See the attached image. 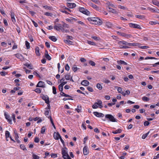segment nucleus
Masks as SVG:
<instances>
[{"instance_id": "e433bc0d", "label": "nucleus", "mask_w": 159, "mask_h": 159, "mask_svg": "<svg viewBox=\"0 0 159 159\" xmlns=\"http://www.w3.org/2000/svg\"><path fill=\"white\" fill-rule=\"evenodd\" d=\"M20 148L23 150H27L24 144H21L20 145Z\"/></svg>"}, {"instance_id": "0e129e2a", "label": "nucleus", "mask_w": 159, "mask_h": 159, "mask_svg": "<svg viewBox=\"0 0 159 159\" xmlns=\"http://www.w3.org/2000/svg\"><path fill=\"white\" fill-rule=\"evenodd\" d=\"M48 118L50 119V120L51 121V122L52 124V125H54V123L53 122V120H52V118L51 116H49L48 117Z\"/></svg>"}, {"instance_id": "412c9836", "label": "nucleus", "mask_w": 159, "mask_h": 159, "mask_svg": "<svg viewBox=\"0 0 159 159\" xmlns=\"http://www.w3.org/2000/svg\"><path fill=\"white\" fill-rule=\"evenodd\" d=\"M135 17L141 19H145V16L144 15H136Z\"/></svg>"}, {"instance_id": "e2e57ef3", "label": "nucleus", "mask_w": 159, "mask_h": 159, "mask_svg": "<svg viewBox=\"0 0 159 159\" xmlns=\"http://www.w3.org/2000/svg\"><path fill=\"white\" fill-rule=\"evenodd\" d=\"M118 7H119V8L120 9H126V7H125L124 6H121V5H119V6H118Z\"/></svg>"}, {"instance_id": "680f3d73", "label": "nucleus", "mask_w": 159, "mask_h": 159, "mask_svg": "<svg viewBox=\"0 0 159 159\" xmlns=\"http://www.w3.org/2000/svg\"><path fill=\"white\" fill-rule=\"evenodd\" d=\"M149 124H150V123L148 121H145L144 123V125L145 126H148L149 125Z\"/></svg>"}, {"instance_id": "7ed1b4c3", "label": "nucleus", "mask_w": 159, "mask_h": 159, "mask_svg": "<svg viewBox=\"0 0 159 159\" xmlns=\"http://www.w3.org/2000/svg\"><path fill=\"white\" fill-rule=\"evenodd\" d=\"M105 118L108 119L110 121L113 122H117L113 116L111 114H107L105 115Z\"/></svg>"}, {"instance_id": "a878e982", "label": "nucleus", "mask_w": 159, "mask_h": 159, "mask_svg": "<svg viewBox=\"0 0 159 159\" xmlns=\"http://www.w3.org/2000/svg\"><path fill=\"white\" fill-rule=\"evenodd\" d=\"M152 3L153 4L159 7V2L157 0H153L152 1Z\"/></svg>"}, {"instance_id": "ddd939ff", "label": "nucleus", "mask_w": 159, "mask_h": 159, "mask_svg": "<svg viewBox=\"0 0 159 159\" xmlns=\"http://www.w3.org/2000/svg\"><path fill=\"white\" fill-rule=\"evenodd\" d=\"M61 153L63 156H66H66H68V157H69V155L67 152L66 150H65L64 149L62 148L61 149Z\"/></svg>"}, {"instance_id": "09e8293b", "label": "nucleus", "mask_w": 159, "mask_h": 159, "mask_svg": "<svg viewBox=\"0 0 159 159\" xmlns=\"http://www.w3.org/2000/svg\"><path fill=\"white\" fill-rule=\"evenodd\" d=\"M59 89L61 92L62 91L63 89V86L61 84H60L58 86Z\"/></svg>"}, {"instance_id": "393cba45", "label": "nucleus", "mask_w": 159, "mask_h": 159, "mask_svg": "<svg viewBox=\"0 0 159 159\" xmlns=\"http://www.w3.org/2000/svg\"><path fill=\"white\" fill-rule=\"evenodd\" d=\"M5 135H6V140L7 141H8V140L7 139V138L10 137V133L8 131H6Z\"/></svg>"}, {"instance_id": "2f4dec72", "label": "nucleus", "mask_w": 159, "mask_h": 159, "mask_svg": "<svg viewBox=\"0 0 159 159\" xmlns=\"http://www.w3.org/2000/svg\"><path fill=\"white\" fill-rule=\"evenodd\" d=\"M78 69V68L75 65H74L72 68V70L74 72H76Z\"/></svg>"}, {"instance_id": "cd10ccee", "label": "nucleus", "mask_w": 159, "mask_h": 159, "mask_svg": "<svg viewBox=\"0 0 159 159\" xmlns=\"http://www.w3.org/2000/svg\"><path fill=\"white\" fill-rule=\"evenodd\" d=\"M32 154H33L32 157L34 159H39L40 158V157L38 156L37 155H36V154L33 153V152H32Z\"/></svg>"}, {"instance_id": "338daca9", "label": "nucleus", "mask_w": 159, "mask_h": 159, "mask_svg": "<svg viewBox=\"0 0 159 159\" xmlns=\"http://www.w3.org/2000/svg\"><path fill=\"white\" fill-rule=\"evenodd\" d=\"M32 20V21L33 22V24L34 25V26L35 27H38V24L33 20Z\"/></svg>"}, {"instance_id": "423d86ee", "label": "nucleus", "mask_w": 159, "mask_h": 159, "mask_svg": "<svg viewBox=\"0 0 159 159\" xmlns=\"http://www.w3.org/2000/svg\"><path fill=\"white\" fill-rule=\"evenodd\" d=\"M36 87L44 88L45 87L44 83L41 81H39L36 85Z\"/></svg>"}, {"instance_id": "c9c22d12", "label": "nucleus", "mask_w": 159, "mask_h": 159, "mask_svg": "<svg viewBox=\"0 0 159 159\" xmlns=\"http://www.w3.org/2000/svg\"><path fill=\"white\" fill-rule=\"evenodd\" d=\"M115 88L117 89V91L118 93H120L122 92V89L120 87L115 86Z\"/></svg>"}, {"instance_id": "58836bf2", "label": "nucleus", "mask_w": 159, "mask_h": 159, "mask_svg": "<svg viewBox=\"0 0 159 159\" xmlns=\"http://www.w3.org/2000/svg\"><path fill=\"white\" fill-rule=\"evenodd\" d=\"M45 57L46 58L48 59V60H50L51 59V57L49 55L48 53H45Z\"/></svg>"}, {"instance_id": "a211bd4d", "label": "nucleus", "mask_w": 159, "mask_h": 159, "mask_svg": "<svg viewBox=\"0 0 159 159\" xmlns=\"http://www.w3.org/2000/svg\"><path fill=\"white\" fill-rule=\"evenodd\" d=\"M35 53L37 56H40L39 48L38 47H36L35 48Z\"/></svg>"}, {"instance_id": "864d4df0", "label": "nucleus", "mask_w": 159, "mask_h": 159, "mask_svg": "<svg viewBox=\"0 0 159 159\" xmlns=\"http://www.w3.org/2000/svg\"><path fill=\"white\" fill-rule=\"evenodd\" d=\"M140 45H141L140 44L138 43H133L132 44L133 46H139Z\"/></svg>"}, {"instance_id": "0eeeda50", "label": "nucleus", "mask_w": 159, "mask_h": 159, "mask_svg": "<svg viewBox=\"0 0 159 159\" xmlns=\"http://www.w3.org/2000/svg\"><path fill=\"white\" fill-rule=\"evenodd\" d=\"M93 114L97 117H103L104 115L103 114L101 113H99L98 112H94L93 113Z\"/></svg>"}, {"instance_id": "c03bdc74", "label": "nucleus", "mask_w": 159, "mask_h": 159, "mask_svg": "<svg viewBox=\"0 0 159 159\" xmlns=\"http://www.w3.org/2000/svg\"><path fill=\"white\" fill-rule=\"evenodd\" d=\"M63 23V24L62 25V27L64 28V27L65 28H69V26L68 25L66 24L65 23H64L63 22H62Z\"/></svg>"}, {"instance_id": "f257e3e1", "label": "nucleus", "mask_w": 159, "mask_h": 159, "mask_svg": "<svg viewBox=\"0 0 159 159\" xmlns=\"http://www.w3.org/2000/svg\"><path fill=\"white\" fill-rule=\"evenodd\" d=\"M87 19L89 21H91L92 24L97 25H101L102 23V20L98 17H89Z\"/></svg>"}, {"instance_id": "3c124183", "label": "nucleus", "mask_w": 159, "mask_h": 159, "mask_svg": "<svg viewBox=\"0 0 159 159\" xmlns=\"http://www.w3.org/2000/svg\"><path fill=\"white\" fill-rule=\"evenodd\" d=\"M24 65L26 66L29 69H32V66L30 65V64H24Z\"/></svg>"}, {"instance_id": "69168bd1", "label": "nucleus", "mask_w": 159, "mask_h": 159, "mask_svg": "<svg viewBox=\"0 0 159 159\" xmlns=\"http://www.w3.org/2000/svg\"><path fill=\"white\" fill-rule=\"evenodd\" d=\"M78 112H80L81 110V107H79L78 106H77V108L75 109Z\"/></svg>"}, {"instance_id": "6e6552de", "label": "nucleus", "mask_w": 159, "mask_h": 159, "mask_svg": "<svg viewBox=\"0 0 159 159\" xmlns=\"http://www.w3.org/2000/svg\"><path fill=\"white\" fill-rule=\"evenodd\" d=\"M62 26L60 24H58L57 25H55L54 29L60 31L61 30Z\"/></svg>"}, {"instance_id": "4d7b16f0", "label": "nucleus", "mask_w": 159, "mask_h": 159, "mask_svg": "<svg viewBox=\"0 0 159 159\" xmlns=\"http://www.w3.org/2000/svg\"><path fill=\"white\" fill-rule=\"evenodd\" d=\"M45 15L47 16H52L53 15V14L52 13L48 12L45 13Z\"/></svg>"}, {"instance_id": "13d9d810", "label": "nucleus", "mask_w": 159, "mask_h": 159, "mask_svg": "<svg viewBox=\"0 0 159 159\" xmlns=\"http://www.w3.org/2000/svg\"><path fill=\"white\" fill-rule=\"evenodd\" d=\"M87 89L90 92H92L93 91V90L91 87L89 86L88 87Z\"/></svg>"}, {"instance_id": "c756f323", "label": "nucleus", "mask_w": 159, "mask_h": 159, "mask_svg": "<svg viewBox=\"0 0 159 159\" xmlns=\"http://www.w3.org/2000/svg\"><path fill=\"white\" fill-rule=\"evenodd\" d=\"M119 47L120 48H121L123 49H126L129 48V47L128 46H125L124 45H122L120 44H119Z\"/></svg>"}, {"instance_id": "49530a36", "label": "nucleus", "mask_w": 159, "mask_h": 159, "mask_svg": "<svg viewBox=\"0 0 159 159\" xmlns=\"http://www.w3.org/2000/svg\"><path fill=\"white\" fill-rule=\"evenodd\" d=\"M87 43L90 45H95V44L94 42H93L90 41H87Z\"/></svg>"}, {"instance_id": "6e6d98bb", "label": "nucleus", "mask_w": 159, "mask_h": 159, "mask_svg": "<svg viewBox=\"0 0 159 159\" xmlns=\"http://www.w3.org/2000/svg\"><path fill=\"white\" fill-rule=\"evenodd\" d=\"M65 69L66 70L68 71L70 70V67L68 64H66L65 67Z\"/></svg>"}, {"instance_id": "603ef678", "label": "nucleus", "mask_w": 159, "mask_h": 159, "mask_svg": "<svg viewBox=\"0 0 159 159\" xmlns=\"http://www.w3.org/2000/svg\"><path fill=\"white\" fill-rule=\"evenodd\" d=\"M14 133L15 135V139L16 140V139H17L19 138V136L18 134L16 133V130L14 131Z\"/></svg>"}, {"instance_id": "2eb2a0df", "label": "nucleus", "mask_w": 159, "mask_h": 159, "mask_svg": "<svg viewBox=\"0 0 159 159\" xmlns=\"http://www.w3.org/2000/svg\"><path fill=\"white\" fill-rule=\"evenodd\" d=\"M11 16L12 20V21L13 22H15L16 21L15 18V14L13 12H11L10 14Z\"/></svg>"}, {"instance_id": "1a4fd4ad", "label": "nucleus", "mask_w": 159, "mask_h": 159, "mask_svg": "<svg viewBox=\"0 0 159 159\" xmlns=\"http://www.w3.org/2000/svg\"><path fill=\"white\" fill-rule=\"evenodd\" d=\"M83 154L84 155H86L88 154L89 152V150L88 149V148L86 146H85L83 149Z\"/></svg>"}, {"instance_id": "9b49d317", "label": "nucleus", "mask_w": 159, "mask_h": 159, "mask_svg": "<svg viewBox=\"0 0 159 159\" xmlns=\"http://www.w3.org/2000/svg\"><path fill=\"white\" fill-rule=\"evenodd\" d=\"M4 116L5 118L11 124H12V120L10 118L9 115H7L6 113H4Z\"/></svg>"}, {"instance_id": "774afa93", "label": "nucleus", "mask_w": 159, "mask_h": 159, "mask_svg": "<svg viewBox=\"0 0 159 159\" xmlns=\"http://www.w3.org/2000/svg\"><path fill=\"white\" fill-rule=\"evenodd\" d=\"M3 23L5 25L7 26L8 25L6 19H4L3 20Z\"/></svg>"}, {"instance_id": "f8f14e48", "label": "nucleus", "mask_w": 159, "mask_h": 159, "mask_svg": "<svg viewBox=\"0 0 159 159\" xmlns=\"http://www.w3.org/2000/svg\"><path fill=\"white\" fill-rule=\"evenodd\" d=\"M60 136H61L59 133H57L55 132L54 133L53 137L54 139L56 140H58L60 138Z\"/></svg>"}, {"instance_id": "37998d69", "label": "nucleus", "mask_w": 159, "mask_h": 159, "mask_svg": "<svg viewBox=\"0 0 159 159\" xmlns=\"http://www.w3.org/2000/svg\"><path fill=\"white\" fill-rule=\"evenodd\" d=\"M52 93L54 94L57 93L56 89L54 86L52 87Z\"/></svg>"}, {"instance_id": "f03ea898", "label": "nucleus", "mask_w": 159, "mask_h": 159, "mask_svg": "<svg viewBox=\"0 0 159 159\" xmlns=\"http://www.w3.org/2000/svg\"><path fill=\"white\" fill-rule=\"evenodd\" d=\"M97 102L94 103V104L93 105L92 107L93 109H96L98 107H98L100 108L102 107V101L99 100L98 99L97 100Z\"/></svg>"}, {"instance_id": "5fc2aeb1", "label": "nucleus", "mask_w": 159, "mask_h": 159, "mask_svg": "<svg viewBox=\"0 0 159 159\" xmlns=\"http://www.w3.org/2000/svg\"><path fill=\"white\" fill-rule=\"evenodd\" d=\"M139 48L142 49H147L149 48L148 46H139Z\"/></svg>"}, {"instance_id": "b1692460", "label": "nucleus", "mask_w": 159, "mask_h": 159, "mask_svg": "<svg viewBox=\"0 0 159 159\" xmlns=\"http://www.w3.org/2000/svg\"><path fill=\"white\" fill-rule=\"evenodd\" d=\"M106 25L108 28H111L112 26V24L109 22H107L106 23Z\"/></svg>"}, {"instance_id": "4be33fe9", "label": "nucleus", "mask_w": 159, "mask_h": 159, "mask_svg": "<svg viewBox=\"0 0 159 159\" xmlns=\"http://www.w3.org/2000/svg\"><path fill=\"white\" fill-rule=\"evenodd\" d=\"M117 62L120 64H123L124 65H127V64L126 62L122 60L118 61H117Z\"/></svg>"}, {"instance_id": "20e7f679", "label": "nucleus", "mask_w": 159, "mask_h": 159, "mask_svg": "<svg viewBox=\"0 0 159 159\" xmlns=\"http://www.w3.org/2000/svg\"><path fill=\"white\" fill-rule=\"evenodd\" d=\"M41 98L45 101V102L47 104L50 103L49 97L47 95H44L42 94L40 96Z\"/></svg>"}, {"instance_id": "c85d7f7f", "label": "nucleus", "mask_w": 159, "mask_h": 159, "mask_svg": "<svg viewBox=\"0 0 159 159\" xmlns=\"http://www.w3.org/2000/svg\"><path fill=\"white\" fill-rule=\"evenodd\" d=\"M150 131H149L147 133L143 134L142 137V139H145L146 137L148 136V134H149Z\"/></svg>"}, {"instance_id": "8fccbe9b", "label": "nucleus", "mask_w": 159, "mask_h": 159, "mask_svg": "<svg viewBox=\"0 0 159 159\" xmlns=\"http://www.w3.org/2000/svg\"><path fill=\"white\" fill-rule=\"evenodd\" d=\"M15 56L17 58L19 59H21V57H22V55L20 54H15Z\"/></svg>"}, {"instance_id": "79ce46f5", "label": "nucleus", "mask_w": 159, "mask_h": 159, "mask_svg": "<svg viewBox=\"0 0 159 159\" xmlns=\"http://www.w3.org/2000/svg\"><path fill=\"white\" fill-rule=\"evenodd\" d=\"M25 43L27 48L29 49L30 48V43L27 41H25Z\"/></svg>"}, {"instance_id": "4468645a", "label": "nucleus", "mask_w": 159, "mask_h": 159, "mask_svg": "<svg viewBox=\"0 0 159 159\" xmlns=\"http://www.w3.org/2000/svg\"><path fill=\"white\" fill-rule=\"evenodd\" d=\"M89 82L87 80H84L82 81L81 84L82 85L86 86L89 85Z\"/></svg>"}, {"instance_id": "bb28decb", "label": "nucleus", "mask_w": 159, "mask_h": 159, "mask_svg": "<svg viewBox=\"0 0 159 159\" xmlns=\"http://www.w3.org/2000/svg\"><path fill=\"white\" fill-rule=\"evenodd\" d=\"M46 128L45 126H43L41 129V133L44 134L45 132Z\"/></svg>"}, {"instance_id": "052dcab7", "label": "nucleus", "mask_w": 159, "mask_h": 159, "mask_svg": "<svg viewBox=\"0 0 159 159\" xmlns=\"http://www.w3.org/2000/svg\"><path fill=\"white\" fill-rule=\"evenodd\" d=\"M39 141V138L38 137H35L34 139V141L35 143H38Z\"/></svg>"}, {"instance_id": "a19ab883", "label": "nucleus", "mask_w": 159, "mask_h": 159, "mask_svg": "<svg viewBox=\"0 0 159 159\" xmlns=\"http://www.w3.org/2000/svg\"><path fill=\"white\" fill-rule=\"evenodd\" d=\"M61 31L63 33H67L69 32V30L65 29L63 27L61 28Z\"/></svg>"}, {"instance_id": "473e14b6", "label": "nucleus", "mask_w": 159, "mask_h": 159, "mask_svg": "<svg viewBox=\"0 0 159 159\" xmlns=\"http://www.w3.org/2000/svg\"><path fill=\"white\" fill-rule=\"evenodd\" d=\"M97 87L98 89L99 90H101L102 89V86H101V84L99 83H98L97 84Z\"/></svg>"}, {"instance_id": "f3484780", "label": "nucleus", "mask_w": 159, "mask_h": 159, "mask_svg": "<svg viewBox=\"0 0 159 159\" xmlns=\"http://www.w3.org/2000/svg\"><path fill=\"white\" fill-rule=\"evenodd\" d=\"M81 12L87 16L90 15V13L89 11H79Z\"/></svg>"}, {"instance_id": "ea45409f", "label": "nucleus", "mask_w": 159, "mask_h": 159, "mask_svg": "<svg viewBox=\"0 0 159 159\" xmlns=\"http://www.w3.org/2000/svg\"><path fill=\"white\" fill-rule=\"evenodd\" d=\"M34 91L37 93H41V89L39 88H36L35 89Z\"/></svg>"}, {"instance_id": "72a5a7b5", "label": "nucleus", "mask_w": 159, "mask_h": 159, "mask_svg": "<svg viewBox=\"0 0 159 159\" xmlns=\"http://www.w3.org/2000/svg\"><path fill=\"white\" fill-rule=\"evenodd\" d=\"M65 77L66 80H70V75L69 74H67L66 75H65Z\"/></svg>"}, {"instance_id": "f704fd0d", "label": "nucleus", "mask_w": 159, "mask_h": 159, "mask_svg": "<svg viewBox=\"0 0 159 159\" xmlns=\"http://www.w3.org/2000/svg\"><path fill=\"white\" fill-rule=\"evenodd\" d=\"M89 63L93 66H94L95 65V63L92 60H90L89 61Z\"/></svg>"}, {"instance_id": "39448f33", "label": "nucleus", "mask_w": 159, "mask_h": 159, "mask_svg": "<svg viewBox=\"0 0 159 159\" xmlns=\"http://www.w3.org/2000/svg\"><path fill=\"white\" fill-rule=\"evenodd\" d=\"M129 25L130 27L132 28L138 29L140 30H141L142 29L141 27L139 25L135 24H133L132 23H129Z\"/></svg>"}, {"instance_id": "7c9ffc66", "label": "nucleus", "mask_w": 159, "mask_h": 159, "mask_svg": "<svg viewBox=\"0 0 159 159\" xmlns=\"http://www.w3.org/2000/svg\"><path fill=\"white\" fill-rule=\"evenodd\" d=\"M149 24L151 25H156L158 24V22L157 21H150L149 22Z\"/></svg>"}, {"instance_id": "6ab92c4d", "label": "nucleus", "mask_w": 159, "mask_h": 159, "mask_svg": "<svg viewBox=\"0 0 159 159\" xmlns=\"http://www.w3.org/2000/svg\"><path fill=\"white\" fill-rule=\"evenodd\" d=\"M122 131V130L120 129H119L117 130H116L115 131H113L112 132V133L114 134H117L120 133Z\"/></svg>"}, {"instance_id": "5701e85b", "label": "nucleus", "mask_w": 159, "mask_h": 159, "mask_svg": "<svg viewBox=\"0 0 159 159\" xmlns=\"http://www.w3.org/2000/svg\"><path fill=\"white\" fill-rule=\"evenodd\" d=\"M64 41L65 43L70 45L72 44L73 42L69 40V39H65Z\"/></svg>"}, {"instance_id": "de8ad7c7", "label": "nucleus", "mask_w": 159, "mask_h": 159, "mask_svg": "<svg viewBox=\"0 0 159 159\" xmlns=\"http://www.w3.org/2000/svg\"><path fill=\"white\" fill-rule=\"evenodd\" d=\"M157 59V58H155L154 57H146L145 58V60H147V59Z\"/></svg>"}, {"instance_id": "9d476101", "label": "nucleus", "mask_w": 159, "mask_h": 159, "mask_svg": "<svg viewBox=\"0 0 159 159\" xmlns=\"http://www.w3.org/2000/svg\"><path fill=\"white\" fill-rule=\"evenodd\" d=\"M76 4L75 3H67V6L69 8H73L76 7Z\"/></svg>"}, {"instance_id": "a18cd8bd", "label": "nucleus", "mask_w": 159, "mask_h": 159, "mask_svg": "<svg viewBox=\"0 0 159 159\" xmlns=\"http://www.w3.org/2000/svg\"><path fill=\"white\" fill-rule=\"evenodd\" d=\"M43 7H44V8L45 9L51 10L52 9L51 7L48 6H43Z\"/></svg>"}, {"instance_id": "dca6fc26", "label": "nucleus", "mask_w": 159, "mask_h": 159, "mask_svg": "<svg viewBox=\"0 0 159 159\" xmlns=\"http://www.w3.org/2000/svg\"><path fill=\"white\" fill-rule=\"evenodd\" d=\"M107 5H108V8L109 9H111L112 10H114L113 9H112L111 7H115V6L111 4L109 2H108L107 3Z\"/></svg>"}, {"instance_id": "aec40b11", "label": "nucleus", "mask_w": 159, "mask_h": 159, "mask_svg": "<svg viewBox=\"0 0 159 159\" xmlns=\"http://www.w3.org/2000/svg\"><path fill=\"white\" fill-rule=\"evenodd\" d=\"M49 39L53 42H56L57 40V39L55 36H49Z\"/></svg>"}, {"instance_id": "bf43d9fd", "label": "nucleus", "mask_w": 159, "mask_h": 159, "mask_svg": "<svg viewBox=\"0 0 159 159\" xmlns=\"http://www.w3.org/2000/svg\"><path fill=\"white\" fill-rule=\"evenodd\" d=\"M51 156L52 158H56L57 157V154L55 153H52L51 154Z\"/></svg>"}, {"instance_id": "4c0bfd02", "label": "nucleus", "mask_w": 159, "mask_h": 159, "mask_svg": "<svg viewBox=\"0 0 159 159\" xmlns=\"http://www.w3.org/2000/svg\"><path fill=\"white\" fill-rule=\"evenodd\" d=\"M142 99L143 101H148L149 100V99L148 98L145 96L143 97Z\"/></svg>"}]
</instances>
